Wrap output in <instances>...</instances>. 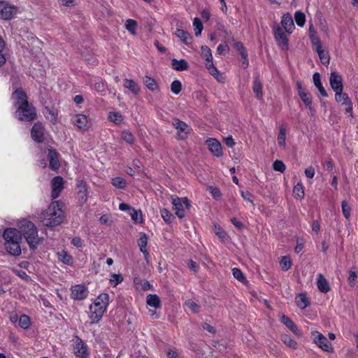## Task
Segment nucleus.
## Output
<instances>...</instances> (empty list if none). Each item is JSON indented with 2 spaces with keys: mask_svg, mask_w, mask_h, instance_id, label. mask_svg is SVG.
I'll return each instance as SVG.
<instances>
[{
  "mask_svg": "<svg viewBox=\"0 0 358 358\" xmlns=\"http://www.w3.org/2000/svg\"><path fill=\"white\" fill-rule=\"evenodd\" d=\"M46 227H53L61 224L64 219V212L59 201H52L38 217Z\"/></svg>",
  "mask_w": 358,
  "mask_h": 358,
  "instance_id": "obj_1",
  "label": "nucleus"
},
{
  "mask_svg": "<svg viewBox=\"0 0 358 358\" xmlns=\"http://www.w3.org/2000/svg\"><path fill=\"white\" fill-rule=\"evenodd\" d=\"M136 27L137 23L135 20L129 19L125 22V28L127 30L130 32L132 35H136Z\"/></svg>",
  "mask_w": 358,
  "mask_h": 358,
  "instance_id": "obj_43",
  "label": "nucleus"
},
{
  "mask_svg": "<svg viewBox=\"0 0 358 358\" xmlns=\"http://www.w3.org/2000/svg\"><path fill=\"white\" fill-rule=\"evenodd\" d=\"M109 303V295L107 293L99 294L90 306L89 317L92 323H97L102 318Z\"/></svg>",
  "mask_w": 358,
  "mask_h": 358,
  "instance_id": "obj_4",
  "label": "nucleus"
},
{
  "mask_svg": "<svg viewBox=\"0 0 358 358\" xmlns=\"http://www.w3.org/2000/svg\"><path fill=\"white\" fill-rule=\"evenodd\" d=\"M51 197L52 199L57 198L64 188V180L60 176H56L51 181Z\"/></svg>",
  "mask_w": 358,
  "mask_h": 358,
  "instance_id": "obj_15",
  "label": "nucleus"
},
{
  "mask_svg": "<svg viewBox=\"0 0 358 358\" xmlns=\"http://www.w3.org/2000/svg\"><path fill=\"white\" fill-rule=\"evenodd\" d=\"M111 183L114 187L118 189H124L127 184L125 180L121 177H115L112 178Z\"/></svg>",
  "mask_w": 358,
  "mask_h": 358,
  "instance_id": "obj_47",
  "label": "nucleus"
},
{
  "mask_svg": "<svg viewBox=\"0 0 358 358\" xmlns=\"http://www.w3.org/2000/svg\"><path fill=\"white\" fill-rule=\"evenodd\" d=\"M31 134L33 140L36 142H42L44 136V127L41 123H36L33 126Z\"/></svg>",
  "mask_w": 358,
  "mask_h": 358,
  "instance_id": "obj_20",
  "label": "nucleus"
},
{
  "mask_svg": "<svg viewBox=\"0 0 358 358\" xmlns=\"http://www.w3.org/2000/svg\"><path fill=\"white\" fill-rule=\"evenodd\" d=\"M171 65L173 69L178 71L187 70L189 67L187 61L182 59L179 60L176 59H173L171 60Z\"/></svg>",
  "mask_w": 358,
  "mask_h": 358,
  "instance_id": "obj_29",
  "label": "nucleus"
},
{
  "mask_svg": "<svg viewBox=\"0 0 358 358\" xmlns=\"http://www.w3.org/2000/svg\"><path fill=\"white\" fill-rule=\"evenodd\" d=\"M317 286L318 289L323 293H327L330 290L328 281L321 273L317 275Z\"/></svg>",
  "mask_w": 358,
  "mask_h": 358,
  "instance_id": "obj_28",
  "label": "nucleus"
},
{
  "mask_svg": "<svg viewBox=\"0 0 358 358\" xmlns=\"http://www.w3.org/2000/svg\"><path fill=\"white\" fill-rule=\"evenodd\" d=\"M292 262L289 256H283L280 260V266L282 271H287L292 266Z\"/></svg>",
  "mask_w": 358,
  "mask_h": 358,
  "instance_id": "obj_38",
  "label": "nucleus"
},
{
  "mask_svg": "<svg viewBox=\"0 0 358 358\" xmlns=\"http://www.w3.org/2000/svg\"><path fill=\"white\" fill-rule=\"evenodd\" d=\"M185 306H187L193 313H197L200 309V306L192 299L186 301Z\"/></svg>",
  "mask_w": 358,
  "mask_h": 358,
  "instance_id": "obj_58",
  "label": "nucleus"
},
{
  "mask_svg": "<svg viewBox=\"0 0 358 358\" xmlns=\"http://www.w3.org/2000/svg\"><path fill=\"white\" fill-rule=\"evenodd\" d=\"M299 96L301 99L303 103L306 105V106L307 108H308V109L310 112V115L313 116L314 115V110L312 106L313 101H312L311 95L308 92H305V93L301 94Z\"/></svg>",
  "mask_w": 358,
  "mask_h": 358,
  "instance_id": "obj_31",
  "label": "nucleus"
},
{
  "mask_svg": "<svg viewBox=\"0 0 358 358\" xmlns=\"http://www.w3.org/2000/svg\"><path fill=\"white\" fill-rule=\"evenodd\" d=\"M296 303L301 309H304L310 305L308 298L303 293H300L296 296Z\"/></svg>",
  "mask_w": 358,
  "mask_h": 358,
  "instance_id": "obj_34",
  "label": "nucleus"
},
{
  "mask_svg": "<svg viewBox=\"0 0 358 358\" xmlns=\"http://www.w3.org/2000/svg\"><path fill=\"white\" fill-rule=\"evenodd\" d=\"M294 20L299 27H303L306 23V15L305 14L298 10L294 13Z\"/></svg>",
  "mask_w": 358,
  "mask_h": 358,
  "instance_id": "obj_42",
  "label": "nucleus"
},
{
  "mask_svg": "<svg viewBox=\"0 0 358 358\" xmlns=\"http://www.w3.org/2000/svg\"><path fill=\"white\" fill-rule=\"evenodd\" d=\"M71 243L76 248H82L83 246V241L78 236L71 239Z\"/></svg>",
  "mask_w": 358,
  "mask_h": 358,
  "instance_id": "obj_64",
  "label": "nucleus"
},
{
  "mask_svg": "<svg viewBox=\"0 0 358 358\" xmlns=\"http://www.w3.org/2000/svg\"><path fill=\"white\" fill-rule=\"evenodd\" d=\"M78 190V198L79 201L83 204L87 199V184L83 180H79L77 182Z\"/></svg>",
  "mask_w": 358,
  "mask_h": 358,
  "instance_id": "obj_22",
  "label": "nucleus"
},
{
  "mask_svg": "<svg viewBox=\"0 0 358 358\" xmlns=\"http://www.w3.org/2000/svg\"><path fill=\"white\" fill-rule=\"evenodd\" d=\"M282 341L289 348L296 349L297 348V343L287 334H284L281 337Z\"/></svg>",
  "mask_w": 358,
  "mask_h": 358,
  "instance_id": "obj_41",
  "label": "nucleus"
},
{
  "mask_svg": "<svg viewBox=\"0 0 358 358\" xmlns=\"http://www.w3.org/2000/svg\"><path fill=\"white\" fill-rule=\"evenodd\" d=\"M229 48L227 44H220L217 48V52L219 55L226 54L229 52Z\"/></svg>",
  "mask_w": 358,
  "mask_h": 358,
  "instance_id": "obj_63",
  "label": "nucleus"
},
{
  "mask_svg": "<svg viewBox=\"0 0 358 358\" xmlns=\"http://www.w3.org/2000/svg\"><path fill=\"white\" fill-rule=\"evenodd\" d=\"M341 207H342V212H343L344 217L346 219H349V217L350 216V213H351L350 206L348 205V203L346 201H343L342 203H341Z\"/></svg>",
  "mask_w": 358,
  "mask_h": 358,
  "instance_id": "obj_56",
  "label": "nucleus"
},
{
  "mask_svg": "<svg viewBox=\"0 0 358 358\" xmlns=\"http://www.w3.org/2000/svg\"><path fill=\"white\" fill-rule=\"evenodd\" d=\"M206 143L208 145L209 150L214 156L217 157L222 156L223 152L222 145L221 143L217 140H216L215 138H209L206 141Z\"/></svg>",
  "mask_w": 358,
  "mask_h": 358,
  "instance_id": "obj_19",
  "label": "nucleus"
},
{
  "mask_svg": "<svg viewBox=\"0 0 358 358\" xmlns=\"http://www.w3.org/2000/svg\"><path fill=\"white\" fill-rule=\"evenodd\" d=\"M71 298L75 300H83L88 294L87 288L83 285H76L71 287Z\"/></svg>",
  "mask_w": 358,
  "mask_h": 358,
  "instance_id": "obj_14",
  "label": "nucleus"
},
{
  "mask_svg": "<svg viewBox=\"0 0 358 358\" xmlns=\"http://www.w3.org/2000/svg\"><path fill=\"white\" fill-rule=\"evenodd\" d=\"M171 90L174 94H180L182 90L181 82L178 80H173L171 85Z\"/></svg>",
  "mask_w": 358,
  "mask_h": 358,
  "instance_id": "obj_52",
  "label": "nucleus"
},
{
  "mask_svg": "<svg viewBox=\"0 0 358 358\" xmlns=\"http://www.w3.org/2000/svg\"><path fill=\"white\" fill-rule=\"evenodd\" d=\"M137 243L141 252L144 255L145 257L147 258L149 255V252L147 249L148 238L145 234H140V236L137 241Z\"/></svg>",
  "mask_w": 358,
  "mask_h": 358,
  "instance_id": "obj_24",
  "label": "nucleus"
},
{
  "mask_svg": "<svg viewBox=\"0 0 358 358\" xmlns=\"http://www.w3.org/2000/svg\"><path fill=\"white\" fill-rule=\"evenodd\" d=\"M234 47L243 59H246V57H248V52L241 42L235 43Z\"/></svg>",
  "mask_w": 358,
  "mask_h": 358,
  "instance_id": "obj_51",
  "label": "nucleus"
},
{
  "mask_svg": "<svg viewBox=\"0 0 358 358\" xmlns=\"http://www.w3.org/2000/svg\"><path fill=\"white\" fill-rule=\"evenodd\" d=\"M94 89L101 93L106 90V84L100 78H96L94 80Z\"/></svg>",
  "mask_w": 358,
  "mask_h": 358,
  "instance_id": "obj_50",
  "label": "nucleus"
},
{
  "mask_svg": "<svg viewBox=\"0 0 358 358\" xmlns=\"http://www.w3.org/2000/svg\"><path fill=\"white\" fill-rule=\"evenodd\" d=\"M73 351L78 357L87 358L88 357L87 346L78 337H76V338Z\"/></svg>",
  "mask_w": 358,
  "mask_h": 358,
  "instance_id": "obj_18",
  "label": "nucleus"
},
{
  "mask_svg": "<svg viewBox=\"0 0 358 358\" xmlns=\"http://www.w3.org/2000/svg\"><path fill=\"white\" fill-rule=\"evenodd\" d=\"M273 168L280 173H283L286 169L285 164L280 160H275L273 164Z\"/></svg>",
  "mask_w": 358,
  "mask_h": 358,
  "instance_id": "obj_57",
  "label": "nucleus"
},
{
  "mask_svg": "<svg viewBox=\"0 0 358 358\" xmlns=\"http://www.w3.org/2000/svg\"><path fill=\"white\" fill-rule=\"evenodd\" d=\"M315 51L318 54V56L322 64L327 66L329 64L330 61L329 53L326 52L322 48L315 50Z\"/></svg>",
  "mask_w": 358,
  "mask_h": 358,
  "instance_id": "obj_36",
  "label": "nucleus"
},
{
  "mask_svg": "<svg viewBox=\"0 0 358 358\" xmlns=\"http://www.w3.org/2000/svg\"><path fill=\"white\" fill-rule=\"evenodd\" d=\"M310 41L313 46L315 48V50L322 48V43L317 35L310 36Z\"/></svg>",
  "mask_w": 358,
  "mask_h": 358,
  "instance_id": "obj_55",
  "label": "nucleus"
},
{
  "mask_svg": "<svg viewBox=\"0 0 358 358\" xmlns=\"http://www.w3.org/2000/svg\"><path fill=\"white\" fill-rule=\"evenodd\" d=\"M278 145L285 149L286 146V130L283 126H281L279 129V134L277 138Z\"/></svg>",
  "mask_w": 358,
  "mask_h": 358,
  "instance_id": "obj_35",
  "label": "nucleus"
},
{
  "mask_svg": "<svg viewBox=\"0 0 358 358\" xmlns=\"http://www.w3.org/2000/svg\"><path fill=\"white\" fill-rule=\"evenodd\" d=\"M143 83L151 91H155L158 89V84L155 79L150 76H145L143 78Z\"/></svg>",
  "mask_w": 358,
  "mask_h": 358,
  "instance_id": "obj_37",
  "label": "nucleus"
},
{
  "mask_svg": "<svg viewBox=\"0 0 358 358\" xmlns=\"http://www.w3.org/2000/svg\"><path fill=\"white\" fill-rule=\"evenodd\" d=\"M131 220L138 224H141L143 222L142 213L141 210H136L134 208H132V210L129 213Z\"/></svg>",
  "mask_w": 358,
  "mask_h": 358,
  "instance_id": "obj_40",
  "label": "nucleus"
},
{
  "mask_svg": "<svg viewBox=\"0 0 358 358\" xmlns=\"http://www.w3.org/2000/svg\"><path fill=\"white\" fill-rule=\"evenodd\" d=\"M48 157L50 161V168L52 170H57L60 166V163L58 159V154L53 150H49Z\"/></svg>",
  "mask_w": 358,
  "mask_h": 358,
  "instance_id": "obj_25",
  "label": "nucleus"
},
{
  "mask_svg": "<svg viewBox=\"0 0 358 358\" xmlns=\"http://www.w3.org/2000/svg\"><path fill=\"white\" fill-rule=\"evenodd\" d=\"M161 215L164 220L168 223H171L173 219V215L166 208L160 210Z\"/></svg>",
  "mask_w": 358,
  "mask_h": 358,
  "instance_id": "obj_54",
  "label": "nucleus"
},
{
  "mask_svg": "<svg viewBox=\"0 0 358 358\" xmlns=\"http://www.w3.org/2000/svg\"><path fill=\"white\" fill-rule=\"evenodd\" d=\"M201 57L206 61V67L209 73L213 76L217 81L223 82L224 78L213 62V55L210 49L206 45H202Z\"/></svg>",
  "mask_w": 358,
  "mask_h": 358,
  "instance_id": "obj_5",
  "label": "nucleus"
},
{
  "mask_svg": "<svg viewBox=\"0 0 358 358\" xmlns=\"http://www.w3.org/2000/svg\"><path fill=\"white\" fill-rule=\"evenodd\" d=\"M357 274L355 271L350 270L348 278V284L351 287H354L357 282Z\"/></svg>",
  "mask_w": 358,
  "mask_h": 358,
  "instance_id": "obj_59",
  "label": "nucleus"
},
{
  "mask_svg": "<svg viewBox=\"0 0 358 358\" xmlns=\"http://www.w3.org/2000/svg\"><path fill=\"white\" fill-rule=\"evenodd\" d=\"M253 92L258 99L263 98L262 84L258 78H255L253 82Z\"/></svg>",
  "mask_w": 358,
  "mask_h": 358,
  "instance_id": "obj_33",
  "label": "nucleus"
},
{
  "mask_svg": "<svg viewBox=\"0 0 358 358\" xmlns=\"http://www.w3.org/2000/svg\"><path fill=\"white\" fill-rule=\"evenodd\" d=\"M281 24L285 32L287 34L292 33L294 29V24L290 13H287L282 16Z\"/></svg>",
  "mask_w": 358,
  "mask_h": 358,
  "instance_id": "obj_21",
  "label": "nucleus"
},
{
  "mask_svg": "<svg viewBox=\"0 0 358 358\" xmlns=\"http://www.w3.org/2000/svg\"><path fill=\"white\" fill-rule=\"evenodd\" d=\"M335 100L345 105L346 106V113H350V115L352 116V103L346 93H344L343 91L335 93Z\"/></svg>",
  "mask_w": 358,
  "mask_h": 358,
  "instance_id": "obj_13",
  "label": "nucleus"
},
{
  "mask_svg": "<svg viewBox=\"0 0 358 358\" xmlns=\"http://www.w3.org/2000/svg\"><path fill=\"white\" fill-rule=\"evenodd\" d=\"M274 38L278 43V45L283 50H286L288 48V38L283 31V29L279 26V24H275L273 28Z\"/></svg>",
  "mask_w": 358,
  "mask_h": 358,
  "instance_id": "obj_11",
  "label": "nucleus"
},
{
  "mask_svg": "<svg viewBox=\"0 0 358 358\" xmlns=\"http://www.w3.org/2000/svg\"><path fill=\"white\" fill-rule=\"evenodd\" d=\"M18 12V8L6 1H0V17L8 20L13 18Z\"/></svg>",
  "mask_w": 358,
  "mask_h": 358,
  "instance_id": "obj_10",
  "label": "nucleus"
},
{
  "mask_svg": "<svg viewBox=\"0 0 358 358\" xmlns=\"http://www.w3.org/2000/svg\"><path fill=\"white\" fill-rule=\"evenodd\" d=\"M31 324L30 318L27 315H22L19 319V325L20 327L27 329Z\"/></svg>",
  "mask_w": 358,
  "mask_h": 358,
  "instance_id": "obj_49",
  "label": "nucleus"
},
{
  "mask_svg": "<svg viewBox=\"0 0 358 358\" xmlns=\"http://www.w3.org/2000/svg\"><path fill=\"white\" fill-rule=\"evenodd\" d=\"M108 118L116 124H120L123 121L122 115L117 112H110Z\"/></svg>",
  "mask_w": 358,
  "mask_h": 358,
  "instance_id": "obj_45",
  "label": "nucleus"
},
{
  "mask_svg": "<svg viewBox=\"0 0 358 358\" xmlns=\"http://www.w3.org/2000/svg\"><path fill=\"white\" fill-rule=\"evenodd\" d=\"M146 303L148 306L157 308L161 306V301L157 294H148L146 298Z\"/></svg>",
  "mask_w": 358,
  "mask_h": 358,
  "instance_id": "obj_32",
  "label": "nucleus"
},
{
  "mask_svg": "<svg viewBox=\"0 0 358 358\" xmlns=\"http://www.w3.org/2000/svg\"><path fill=\"white\" fill-rule=\"evenodd\" d=\"M241 195L245 201L250 203L252 206H255L253 202V196L250 192L248 191H241Z\"/></svg>",
  "mask_w": 358,
  "mask_h": 358,
  "instance_id": "obj_60",
  "label": "nucleus"
},
{
  "mask_svg": "<svg viewBox=\"0 0 358 358\" xmlns=\"http://www.w3.org/2000/svg\"><path fill=\"white\" fill-rule=\"evenodd\" d=\"M232 274H233L234 277L236 280H238L239 282H241L243 284H245L248 282L246 278L244 276V275L241 269H239L238 268H234L232 269Z\"/></svg>",
  "mask_w": 358,
  "mask_h": 358,
  "instance_id": "obj_44",
  "label": "nucleus"
},
{
  "mask_svg": "<svg viewBox=\"0 0 358 358\" xmlns=\"http://www.w3.org/2000/svg\"><path fill=\"white\" fill-rule=\"evenodd\" d=\"M3 237L5 240L6 251L13 256H19L21 254L20 243L22 234L20 231L15 228H7L3 231Z\"/></svg>",
  "mask_w": 358,
  "mask_h": 358,
  "instance_id": "obj_2",
  "label": "nucleus"
},
{
  "mask_svg": "<svg viewBox=\"0 0 358 358\" xmlns=\"http://www.w3.org/2000/svg\"><path fill=\"white\" fill-rule=\"evenodd\" d=\"M294 196L299 199L304 197V190L302 183L298 182L293 188Z\"/></svg>",
  "mask_w": 358,
  "mask_h": 358,
  "instance_id": "obj_39",
  "label": "nucleus"
},
{
  "mask_svg": "<svg viewBox=\"0 0 358 358\" xmlns=\"http://www.w3.org/2000/svg\"><path fill=\"white\" fill-rule=\"evenodd\" d=\"M320 30L326 36H329V27L325 20L321 19L319 24Z\"/></svg>",
  "mask_w": 358,
  "mask_h": 358,
  "instance_id": "obj_61",
  "label": "nucleus"
},
{
  "mask_svg": "<svg viewBox=\"0 0 358 358\" xmlns=\"http://www.w3.org/2000/svg\"><path fill=\"white\" fill-rule=\"evenodd\" d=\"M4 48L5 42L1 38H0V66L6 62L5 55L2 53Z\"/></svg>",
  "mask_w": 358,
  "mask_h": 358,
  "instance_id": "obj_62",
  "label": "nucleus"
},
{
  "mask_svg": "<svg viewBox=\"0 0 358 358\" xmlns=\"http://www.w3.org/2000/svg\"><path fill=\"white\" fill-rule=\"evenodd\" d=\"M329 83L335 93L343 91L342 76L336 72H331L329 78Z\"/></svg>",
  "mask_w": 358,
  "mask_h": 358,
  "instance_id": "obj_16",
  "label": "nucleus"
},
{
  "mask_svg": "<svg viewBox=\"0 0 358 358\" xmlns=\"http://www.w3.org/2000/svg\"><path fill=\"white\" fill-rule=\"evenodd\" d=\"M172 125L176 129L177 138L179 140L187 139L192 131L189 125L179 119H174Z\"/></svg>",
  "mask_w": 358,
  "mask_h": 358,
  "instance_id": "obj_8",
  "label": "nucleus"
},
{
  "mask_svg": "<svg viewBox=\"0 0 358 358\" xmlns=\"http://www.w3.org/2000/svg\"><path fill=\"white\" fill-rule=\"evenodd\" d=\"M72 123L79 129L87 131L89 128L88 118L83 114H76L71 117Z\"/></svg>",
  "mask_w": 358,
  "mask_h": 358,
  "instance_id": "obj_17",
  "label": "nucleus"
},
{
  "mask_svg": "<svg viewBox=\"0 0 358 358\" xmlns=\"http://www.w3.org/2000/svg\"><path fill=\"white\" fill-rule=\"evenodd\" d=\"M193 27L195 31V36H199L201 34V31L203 29V24L199 18L195 17L194 19Z\"/></svg>",
  "mask_w": 358,
  "mask_h": 358,
  "instance_id": "obj_46",
  "label": "nucleus"
},
{
  "mask_svg": "<svg viewBox=\"0 0 358 358\" xmlns=\"http://www.w3.org/2000/svg\"><path fill=\"white\" fill-rule=\"evenodd\" d=\"M312 337L314 343L322 350L333 352L334 349L331 343L320 332L317 331L312 332Z\"/></svg>",
  "mask_w": 358,
  "mask_h": 358,
  "instance_id": "obj_9",
  "label": "nucleus"
},
{
  "mask_svg": "<svg viewBox=\"0 0 358 358\" xmlns=\"http://www.w3.org/2000/svg\"><path fill=\"white\" fill-rule=\"evenodd\" d=\"M11 99L17 108L29 103L27 94L21 88H17L13 92Z\"/></svg>",
  "mask_w": 358,
  "mask_h": 358,
  "instance_id": "obj_12",
  "label": "nucleus"
},
{
  "mask_svg": "<svg viewBox=\"0 0 358 358\" xmlns=\"http://www.w3.org/2000/svg\"><path fill=\"white\" fill-rule=\"evenodd\" d=\"M175 35L186 45H189L192 43V37L187 31L178 28L175 31Z\"/></svg>",
  "mask_w": 358,
  "mask_h": 358,
  "instance_id": "obj_26",
  "label": "nucleus"
},
{
  "mask_svg": "<svg viewBox=\"0 0 358 358\" xmlns=\"http://www.w3.org/2000/svg\"><path fill=\"white\" fill-rule=\"evenodd\" d=\"M171 202L173 206V210L179 218H183L185 216L186 211L190 208V203L187 198H179L173 196Z\"/></svg>",
  "mask_w": 358,
  "mask_h": 358,
  "instance_id": "obj_6",
  "label": "nucleus"
},
{
  "mask_svg": "<svg viewBox=\"0 0 358 358\" xmlns=\"http://www.w3.org/2000/svg\"><path fill=\"white\" fill-rule=\"evenodd\" d=\"M17 226L20 229V233L23 234L29 248L31 249L36 248L43 238L38 237V229L35 224L29 220H22L19 221Z\"/></svg>",
  "mask_w": 358,
  "mask_h": 358,
  "instance_id": "obj_3",
  "label": "nucleus"
},
{
  "mask_svg": "<svg viewBox=\"0 0 358 358\" xmlns=\"http://www.w3.org/2000/svg\"><path fill=\"white\" fill-rule=\"evenodd\" d=\"M123 85L125 88L129 90L134 94H137L140 92L139 85L134 80L125 79Z\"/></svg>",
  "mask_w": 358,
  "mask_h": 358,
  "instance_id": "obj_30",
  "label": "nucleus"
},
{
  "mask_svg": "<svg viewBox=\"0 0 358 358\" xmlns=\"http://www.w3.org/2000/svg\"><path fill=\"white\" fill-rule=\"evenodd\" d=\"M280 321L283 323L288 329H289L295 335L301 336V332L298 329L297 326L293 322V321L285 315L280 316Z\"/></svg>",
  "mask_w": 358,
  "mask_h": 358,
  "instance_id": "obj_23",
  "label": "nucleus"
},
{
  "mask_svg": "<svg viewBox=\"0 0 358 358\" xmlns=\"http://www.w3.org/2000/svg\"><path fill=\"white\" fill-rule=\"evenodd\" d=\"M56 255L58 260L63 264L69 266H71L73 264V257L66 250H62L61 251H58L56 253Z\"/></svg>",
  "mask_w": 358,
  "mask_h": 358,
  "instance_id": "obj_27",
  "label": "nucleus"
},
{
  "mask_svg": "<svg viewBox=\"0 0 358 358\" xmlns=\"http://www.w3.org/2000/svg\"><path fill=\"white\" fill-rule=\"evenodd\" d=\"M123 279L124 278L121 274L112 273L110 275L109 281L111 285L116 287L118 284L123 281Z\"/></svg>",
  "mask_w": 358,
  "mask_h": 358,
  "instance_id": "obj_48",
  "label": "nucleus"
},
{
  "mask_svg": "<svg viewBox=\"0 0 358 358\" xmlns=\"http://www.w3.org/2000/svg\"><path fill=\"white\" fill-rule=\"evenodd\" d=\"M15 116L21 121L29 122L36 117V110L31 104H26L18 107L15 110Z\"/></svg>",
  "mask_w": 358,
  "mask_h": 358,
  "instance_id": "obj_7",
  "label": "nucleus"
},
{
  "mask_svg": "<svg viewBox=\"0 0 358 358\" xmlns=\"http://www.w3.org/2000/svg\"><path fill=\"white\" fill-rule=\"evenodd\" d=\"M121 136L124 141L129 144H131L134 142V137L133 134L128 130L123 131L122 132Z\"/></svg>",
  "mask_w": 358,
  "mask_h": 358,
  "instance_id": "obj_53",
  "label": "nucleus"
}]
</instances>
